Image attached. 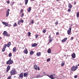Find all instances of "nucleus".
I'll return each instance as SVG.
<instances>
[{
  "mask_svg": "<svg viewBox=\"0 0 79 79\" xmlns=\"http://www.w3.org/2000/svg\"><path fill=\"white\" fill-rule=\"evenodd\" d=\"M5 49H6V48H5L3 47V48L2 50V51L3 52H5Z\"/></svg>",
  "mask_w": 79,
  "mask_h": 79,
  "instance_id": "obj_29",
  "label": "nucleus"
},
{
  "mask_svg": "<svg viewBox=\"0 0 79 79\" xmlns=\"http://www.w3.org/2000/svg\"><path fill=\"white\" fill-rule=\"evenodd\" d=\"M13 52H16V47H15L13 48Z\"/></svg>",
  "mask_w": 79,
  "mask_h": 79,
  "instance_id": "obj_14",
  "label": "nucleus"
},
{
  "mask_svg": "<svg viewBox=\"0 0 79 79\" xmlns=\"http://www.w3.org/2000/svg\"><path fill=\"white\" fill-rule=\"evenodd\" d=\"M24 11V10H23V9H22L20 10V13H23V12Z\"/></svg>",
  "mask_w": 79,
  "mask_h": 79,
  "instance_id": "obj_33",
  "label": "nucleus"
},
{
  "mask_svg": "<svg viewBox=\"0 0 79 79\" xmlns=\"http://www.w3.org/2000/svg\"><path fill=\"white\" fill-rule=\"evenodd\" d=\"M48 53H51V49H50L49 48L48 50Z\"/></svg>",
  "mask_w": 79,
  "mask_h": 79,
  "instance_id": "obj_24",
  "label": "nucleus"
},
{
  "mask_svg": "<svg viewBox=\"0 0 79 79\" xmlns=\"http://www.w3.org/2000/svg\"><path fill=\"white\" fill-rule=\"evenodd\" d=\"M2 23L3 24H4L5 26H8V23L6 22H2Z\"/></svg>",
  "mask_w": 79,
  "mask_h": 79,
  "instance_id": "obj_10",
  "label": "nucleus"
},
{
  "mask_svg": "<svg viewBox=\"0 0 79 79\" xmlns=\"http://www.w3.org/2000/svg\"><path fill=\"white\" fill-rule=\"evenodd\" d=\"M55 24L56 25H58V21H56L55 23Z\"/></svg>",
  "mask_w": 79,
  "mask_h": 79,
  "instance_id": "obj_31",
  "label": "nucleus"
},
{
  "mask_svg": "<svg viewBox=\"0 0 79 79\" xmlns=\"http://www.w3.org/2000/svg\"><path fill=\"white\" fill-rule=\"evenodd\" d=\"M48 77L52 79H53L55 78V77L52 74L51 75V76H48Z\"/></svg>",
  "mask_w": 79,
  "mask_h": 79,
  "instance_id": "obj_18",
  "label": "nucleus"
},
{
  "mask_svg": "<svg viewBox=\"0 0 79 79\" xmlns=\"http://www.w3.org/2000/svg\"><path fill=\"white\" fill-rule=\"evenodd\" d=\"M79 16V12H78L77 13V17L78 18Z\"/></svg>",
  "mask_w": 79,
  "mask_h": 79,
  "instance_id": "obj_27",
  "label": "nucleus"
},
{
  "mask_svg": "<svg viewBox=\"0 0 79 79\" xmlns=\"http://www.w3.org/2000/svg\"><path fill=\"white\" fill-rule=\"evenodd\" d=\"M13 63V61L11 60V58H10V59L6 62V63L7 64H11Z\"/></svg>",
  "mask_w": 79,
  "mask_h": 79,
  "instance_id": "obj_2",
  "label": "nucleus"
},
{
  "mask_svg": "<svg viewBox=\"0 0 79 79\" xmlns=\"http://www.w3.org/2000/svg\"><path fill=\"white\" fill-rule=\"evenodd\" d=\"M3 35L4 36H7V37H10V35L8 34L6 31H4L3 33Z\"/></svg>",
  "mask_w": 79,
  "mask_h": 79,
  "instance_id": "obj_3",
  "label": "nucleus"
},
{
  "mask_svg": "<svg viewBox=\"0 0 79 79\" xmlns=\"http://www.w3.org/2000/svg\"><path fill=\"white\" fill-rule=\"evenodd\" d=\"M52 76H55V74H53Z\"/></svg>",
  "mask_w": 79,
  "mask_h": 79,
  "instance_id": "obj_56",
  "label": "nucleus"
},
{
  "mask_svg": "<svg viewBox=\"0 0 79 79\" xmlns=\"http://www.w3.org/2000/svg\"><path fill=\"white\" fill-rule=\"evenodd\" d=\"M65 64L64 63H62L61 64V66H64V65Z\"/></svg>",
  "mask_w": 79,
  "mask_h": 79,
  "instance_id": "obj_34",
  "label": "nucleus"
},
{
  "mask_svg": "<svg viewBox=\"0 0 79 79\" xmlns=\"http://www.w3.org/2000/svg\"><path fill=\"white\" fill-rule=\"evenodd\" d=\"M37 77L38 78L40 77H41L40 76V75H39V74H38V75H37Z\"/></svg>",
  "mask_w": 79,
  "mask_h": 79,
  "instance_id": "obj_39",
  "label": "nucleus"
},
{
  "mask_svg": "<svg viewBox=\"0 0 79 79\" xmlns=\"http://www.w3.org/2000/svg\"><path fill=\"white\" fill-rule=\"evenodd\" d=\"M43 33H45L46 32V30H44L42 31Z\"/></svg>",
  "mask_w": 79,
  "mask_h": 79,
  "instance_id": "obj_32",
  "label": "nucleus"
},
{
  "mask_svg": "<svg viewBox=\"0 0 79 79\" xmlns=\"http://www.w3.org/2000/svg\"><path fill=\"white\" fill-rule=\"evenodd\" d=\"M68 6L69 9L72 8V7H73V6L70 3H69Z\"/></svg>",
  "mask_w": 79,
  "mask_h": 79,
  "instance_id": "obj_16",
  "label": "nucleus"
},
{
  "mask_svg": "<svg viewBox=\"0 0 79 79\" xmlns=\"http://www.w3.org/2000/svg\"><path fill=\"white\" fill-rule=\"evenodd\" d=\"M10 11V9H8L7 11L9 12V11Z\"/></svg>",
  "mask_w": 79,
  "mask_h": 79,
  "instance_id": "obj_51",
  "label": "nucleus"
},
{
  "mask_svg": "<svg viewBox=\"0 0 79 79\" xmlns=\"http://www.w3.org/2000/svg\"><path fill=\"white\" fill-rule=\"evenodd\" d=\"M34 69H35V70H37L39 71L40 69V68L39 67H37V65H35L34 66Z\"/></svg>",
  "mask_w": 79,
  "mask_h": 79,
  "instance_id": "obj_6",
  "label": "nucleus"
},
{
  "mask_svg": "<svg viewBox=\"0 0 79 79\" xmlns=\"http://www.w3.org/2000/svg\"><path fill=\"white\" fill-rule=\"evenodd\" d=\"M34 21L33 20H32L31 21V24H33L34 23Z\"/></svg>",
  "mask_w": 79,
  "mask_h": 79,
  "instance_id": "obj_42",
  "label": "nucleus"
},
{
  "mask_svg": "<svg viewBox=\"0 0 79 79\" xmlns=\"http://www.w3.org/2000/svg\"><path fill=\"white\" fill-rule=\"evenodd\" d=\"M23 53H25V54H27V53H28V51L27 50V49L25 48L23 51Z\"/></svg>",
  "mask_w": 79,
  "mask_h": 79,
  "instance_id": "obj_9",
  "label": "nucleus"
},
{
  "mask_svg": "<svg viewBox=\"0 0 79 79\" xmlns=\"http://www.w3.org/2000/svg\"><path fill=\"white\" fill-rule=\"evenodd\" d=\"M11 45V42H9L7 44V47H10V46Z\"/></svg>",
  "mask_w": 79,
  "mask_h": 79,
  "instance_id": "obj_17",
  "label": "nucleus"
},
{
  "mask_svg": "<svg viewBox=\"0 0 79 79\" xmlns=\"http://www.w3.org/2000/svg\"><path fill=\"white\" fill-rule=\"evenodd\" d=\"M50 61V58H48L47 60V61Z\"/></svg>",
  "mask_w": 79,
  "mask_h": 79,
  "instance_id": "obj_38",
  "label": "nucleus"
},
{
  "mask_svg": "<svg viewBox=\"0 0 79 79\" xmlns=\"http://www.w3.org/2000/svg\"><path fill=\"white\" fill-rule=\"evenodd\" d=\"M52 40H52L50 39L49 40V43H50V42H52Z\"/></svg>",
  "mask_w": 79,
  "mask_h": 79,
  "instance_id": "obj_45",
  "label": "nucleus"
},
{
  "mask_svg": "<svg viewBox=\"0 0 79 79\" xmlns=\"http://www.w3.org/2000/svg\"><path fill=\"white\" fill-rule=\"evenodd\" d=\"M16 69H12L11 70L10 72V76H12L13 75H15V74H16Z\"/></svg>",
  "mask_w": 79,
  "mask_h": 79,
  "instance_id": "obj_1",
  "label": "nucleus"
},
{
  "mask_svg": "<svg viewBox=\"0 0 79 79\" xmlns=\"http://www.w3.org/2000/svg\"><path fill=\"white\" fill-rule=\"evenodd\" d=\"M20 23V21H18V24L19 25V23Z\"/></svg>",
  "mask_w": 79,
  "mask_h": 79,
  "instance_id": "obj_49",
  "label": "nucleus"
},
{
  "mask_svg": "<svg viewBox=\"0 0 79 79\" xmlns=\"http://www.w3.org/2000/svg\"><path fill=\"white\" fill-rule=\"evenodd\" d=\"M59 32H56V35H59Z\"/></svg>",
  "mask_w": 79,
  "mask_h": 79,
  "instance_id": "obj_47",
  "label": "nucleus"
},
{
  "mask_svg": "<svg viewBox=\"0 0 79 79\" xmlns=\"http://www.w3.org/2000/svg\"><path fill=\"white\" fill-rule=\"evenodd\" d=\"M7 26L9 27H11V24H9V25L8 24Z\"/></svg>",
  "mask_w": 79,
  "mask_h": 79,
  "instance_id": "obj_40",
  "label": "nucleus"
},
{
  "mask_svg": "<svg viewBox=\"0 0 79 79\" xmlns=\"http://www.w3.org/2000/svg\"><path fill=\"white\" fill-rule=\"evenodd\" d=\"M28 74H29V73H23V75L24 77H27V76H28Z\"/></svg>",
  "mask_w": 79,
  "mask_h": 79,
  "instance_id": "obj_11",
  "label": "nucleus"
},
{
  "mask_svg": "<svg viewBox=\"0 0 79 79\" xmlns=\"http://www.w3.org/2000/svg\"><path fill=\"white\" fill-rule=\"evenodd\" d=\"M71 32V26H70L68 31H67V34L69 35Z\"/></svg>",
  "mask_w": 79,
  "mask_h": 79,
  "instance_id": "obj_5",
  "label": "nucleus"
},
{
  "mask_svg": "<svg viewBox=\"0 0 79 79\" xmlns=\"http://www.w3.org/2000/svg\"><path fill=\"white\" fill-rule=\"evenodd\" d=\"M28 0H25V5H26L27 4V3H28Z\"/></svg>",
  "mask_w": 79,
  "mask_h": 79,
  "instance_id": "obj_25",
  "label": "nucleus"
},
{
  "mask_svg": "<svg viewBox=\"0 0 79 79\" xmlns=\"http://www.w3.org/2000/svg\"><path fill=\"white\" fill-rule=\"evenodd\" d=\"M17 26L18 25L17 24V23H15L13 24V27H16V26Z\"/></svg>",
  "mask_w": 79,
  "mask_h": 79,
  "instance_id": "obj_23",
  "label": "nucleus"
},
{
  "mask_svg": "<svg viewBox=\"0 0 79 79\" xmlns=\"http://www.w3.org/2000/svg\"><path fill=\"white\" fill-rule=\"evenodd\" d=\"M77 76L75 75L74 76V78H77Z\"/></svg>",
  "mask_w": 79,
  "mask_h": 79,
  "instance_id": "obj_46",
  "label": "nucleus"
},
{
  "mask_svg": "<svg viewBox=\"0 0 79 79\" xmlns=\"http://www.w3.org/2000/svg\"><path fill=\"white\" fill-rule=\"evenodd\" d=\"M34 53V52L32 51H31L30 52V55H33Z\"/></svg>",
  "mask_w": 79,
  "mask_h": 79,
  "instance_id": "obj_21",
  "label": "nucleus"
},
{
  "mask_svg": "<svg viewBox=\"0 0 79 79\" xmlns=\"http://www.w3.org/2000/svg\"><path fill=\"white\" fill-rule=\"evenodd\" d=\"M19 21H20V23H24V20L22 19H21Z\"/></svg>",
  "mask_w": 79,
  "mask_h": 79,
  "instance_id": "obj_26",
  "label": "nucleus"
},
{
  "mask_svg": "<svg viewBox=\"0 0 79 79\" xmlns=\"http://www.w3.org/2000/svg\"><path fill=\"white\" fill-rule=\"evenodd\" d=\"M2 37L0 36V40H2Z\"/></svg>",
  "mask_w": 79,
  "mask_h": 79,
  "instance_id": "obj_55",
  "label": "nucleus"
},
{
  "mask_svg": "<svg viewBox=\"0 0 79 79\" xmlns=\"http://www.w3.org/2000/svg\"><path fill=\"white\" fill-rule=\"evenodd\" d=\"M31 11V7H30L28 8V9H27V12H29Z\"/></svg>",
  "mask_w": 79,
  "mask_h": 79,
  "instance_id": "obj_22",
  "label": "nucleus"
},
{
  "mask_svg": "<svg viewBox=\"0 0 79 79\" xmlns=\"http://www.w3.org/2000/svg\"><path fill=\"white\" fill-rule=\"evenodd\" d=\"M71 9H69L68 10V12H70V11H71Z\"/></svg>",
  "mask_w": 79,
  "mask_h": 79,
  "instance_id": "obj_43",
  "label": "nucleus"
},
{
  "mask_svg": "<svg viewBox=\"0 0 79 79\" xmlns=\"http://www.w3.org/2000/svg\"><path fill=\"white\" fill-rule=\"evenodd\" d=\"M9 14H10V12L8 11L7 10L6 11V17H8V16L9 15Z\"/></svg>",
  "mask_w": 79,
  "mask_h": 79,
  "instance_id": "obj_20",
  "label": "nucleus"
},
{
  "mask_svg": "<svg viewBox=\"0 0 79 79\" xmlns=\"http://www.w3.org/2000/svg\"><path fill=\"white\" fill-rule=\"evenodd\" d=\"M67 38H64L61 41L62 42H66L67 40Z\"/></svg>",
  "mask_w": 79,
  "mask_h": 79,
  "instance_id": "obj_15",
  "label": "nucleus"
},
{
  "mask_svg": "<svg viewBox=\"0 0 79 79\" xmlns=\"http://www.w3.org/2000/svg\"><path fill=\"white\" fill-rule=\"evenodd\" d=\"M50 36H51V35H49V36H48V38L50 39L51 38V37H50Z\"/></svg>",
  "mask_w": 79,
  "mask_h": 79,
  "instance_id": "obj_50",
  "label": "nucleus"
},
{
  "mask_svg": "<svg viewBox=\"0 0 79 79\" xmlns=\"http://www.w3.org/2000/svg\"><path fill=\"white\" fill-rule=\"evenodd\" d=\"M7 46V44H4V46L3 47V48H6V46Z\"/></svg>",
  "mask_w": 79,
  "mask_h": 79,
  "instance_id": "obj_30",
  "label": "nucleus"
},
{
  "mask_svg": "<svg viewBox=\"0 0 79 79\" xmlns=\"http://www.w3.org/2000/svg\"><path fill=\"white\" fill-rule=\"evenodd\" d=\"M76 2H74V4L76 5Z\"/></svg>",
  "mask_w": 79,
  "mask_h": 79,
  "instance_id": "obj_54",
  "label": "nucleus"
},
{
  "mask_svg": "<svg viewBox=\"0 0 79 79\" xmlns=\"http://www.w3.org/2000/svg\"><path fill=\"white\" fill-rule=\"evenodd\" d=\"M11 79V77L10 76H9L7 79Z\"/></svg>",
  "mask_w": 79,
  "mask_h": 79,
  "instance_id": "obj_37",
  "label": "nucleus"
},
{
  "mask_svg": "<svg viewBox=\"0 0 79 79\" xmlns=\"http://www.w3.org/2000/svg\"><path fill=\"white\" fill-rule=\"evenodd\" d=\"M73 26V25L72 24L71 25V26Z\"/></svg>",
  "mask_w": 79,
  "mask_h": 79,
  "instance_id": "obj_57",
  "label": "nucleus"
},
{
  "mask_svg": "<svg viewBox=\"0 0 79 79\" xmlns=\"http://www.w3.org/2000/svg\"><path fill=\"white\" fill-rule=\"evenodd\" d=\"M74 39V37H72L71 38V40H73Z\"/></svg>",
  "mask_w": 79,
  "mask_h": 79,
  "instance_id": "obj_44",
  "label": "nucleus"
},
{
  "mask_svg": "<svg viewBox=\"0 0 79 79\" xmlns=\"http://www.w3.org/2000/svg\"><path fill=\"white\" fill-rule=\"evenodd\" d=\"M41 55V52H39V53H36V56H40Z\"/></svg>",
  "mask_w": 79,
  "mask_h": 79,
  "instance_id": "obj_19",
  "label": "nucleus"
},
{
  "mask_svg": "<svg viewBox=\"0 0 79 79\" xmlns=\"http://www.w3.org/2000/svg\"><path fill=\"white\" fill-rule=\"evenodd\" d=\"M12 56V54H11V53H10L8 55V56L9 57H10V56Z\"/></svg>",
  "mask_w": 79,
  "mask_h": 79,
  "instance_id": "obj_28",
  "label": "nucleus"
},
{
  "mask_svg": "<svg viewBox=\"0 0 79 79\" xmlns=\"http://www.w3.org/2000/svg\"><path fill=\"white\" fill-rule=\"evenodd\" d=\"M34 0H30L31 2H32V1L34 2Z\"/></svg>",
  "mask_w": 79,
  "mask_h": 79,
  "instance_id": "obj_52",
  "label": "nucleus"
},
{
  "mask_svg": "<svg viewBox=\"0 0 79 79\" xmlns=\"http://www.w3.org/2000/svg\"><path fill=\"white\" fill-rule=\"evenodd\" d=\"M24 15V13H23L21 15L22 18H23V17Z\"/></svg>",
  "mask_w": 79,
  "mask_h": 79,
  "instance_id": "obj_36",
  "label": "nucleus"
},
{
  "mask_svg": "<svg viewBox=\"0 0 79 79\" xmlns=\"http://www.w3.org/2000/svg\"><path fill=\"white\" fill-rule=\"evenodd\" d=\"M23 73H22L19 74V78H20V79H22V78H23Z\"/></svg>",
  "mask_w": 79,
  "mask_h": 79,
  "instance_id": "obj_8",
  "label": "nucleus"
},
{
  "mask_svg": "<svg viewBox=\"0 0 79 79\" xmlns=\"http://www.w3.org/2000/svg\"><path fill=\"white\" fill-rule=\"evenodd\" d=\"M56 1L58 2L59 1H60V0H56Z\"/></svg>",
  "mask_w": 79,
  "mask_h": 79,
  "instance_id": "obj_53",
  "label": "nucleus"
},
{
  "mask_svg": "<svg viewBox=\"0 0 79 79\" xmlns=\"http://www.w3.org/2000/svg\"><path fill=\"white\" fill-rule=\"evenodd\" d=\"M11 68V66L10 65H8L7 67V69L6 71V73H8V71H9V70Z\"/></svg>",
  "mask_w": 79,
  "mask_h": 79,
  "instance_id": "obj_7",
  "label": "nucleus"
},
{
  "mask_svg": "<svg viewBox=\"0 0 79 79\" xmlns=\"http://www.w3.org/2000/svg\"><path fill=\"white\" fill-rule=\"evenodd\" d=\"M28 36H30V35H31V32H28Z\"/></svg>",
  "mask_w": 79,
  "mask_h": 79,
  "instance_id": "obj_35",
  "label": "nucleus"
},
{
  "mask_svg": "<svg viewBox=\"0 0 79 79\" xmlns=\"http://www.w3.org/2000/svg\"><path fill=\"white\" fill-rule=\"evenodd\" d=\"M71 56L73 58H76V54H75V53H73Z\"/></svg>",
  "mask_w": 79,
  "mask_h": 79,
  "instance_id": "obj_12",
  "label": "nucleus"
},
{
  "mask_svg": "<svg viewBox=\"0 0 79 79\" xmlns=\"http://www.w3.org/2000/svg\"><path fill=\"white\" fill-rule=\"evenodd\" d=\"M37 44L36 43H34L32 44V46L33 47H37Z\"/></svg>",
  "mask_w": 79,
  "mask_h": 79,
  "instance_id": "obj_13",
  "label": "nucleus"
},
{
  "mask_svg": "<svg viewBox=\"0 0 79 79\" xmlns=\"http://www.w3.org/2000/svg\"><path fill=\"white\" fill-rule=\"evenodd\" d=\"M10 3V1H8L7 2V3H8V4H9Z\"/></svg>",
  "mask_w": 79,
  "mask_h": 79,
  "instance_id": "obj_48",
  "label": "nucleus"
},
{
  "mask_svg": "<svg viewBox=\"0 0 79 79\" xmlns=\"http://www.w3.org/2000/svg\"><path fill=\"white\" fill-rule=\"evenodd\" d=\"M78 66H79V64H78Z\"/></svg>",
  "mask_w": 79,
  "mask_h": 79,
  "instance_id": "obj_58",
  "label": "nucleus"
},
{
  "mask_svg": "<svg viewBox=\"0 0 79 79\" xmlns=\"http://www.w3.org/2000/svg\"><path fill=\"white\" fill-rule=\"evenodd\" d=\"M35 36L36 39H37V37H39V35H36Z\"/></svg>",
  "mask_w": 79,
  "mask_h": 79,
  "instance_id": "obj_41",
  "label": "nucleus"
},
{
  "mask_svg": "<svg viewBox=\"0 0 79 79\" xmlns=\"http://www.w3.org/2000/svg\"><path fill=\"white\" fill-rule=\"evenodd\" d=\"M77 69V65L76 66H73L71 69L72 71H75Z\"/></svg>",
  "mask_w": 79,
  "mask_h": 79,
  "instance_id": "obj_4",
  "label": "nucleus"
}]
</instances>
